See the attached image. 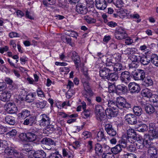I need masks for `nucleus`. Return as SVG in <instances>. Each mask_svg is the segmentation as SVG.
<instances>
[{"label": "nucleus", "instance_id": "nucleus-60", "mask_svg": "<svg viewBox=\"0 0 158 158\" xmlns=\"http://www.w3.org/2000/svg\"><path fill=\"white\" fill-rule=\"evenodd\" d=\"M83 136L82 137L85 139L87 138L90 137L91 136V134L90 132L88 131H85L82 134Z\"/></svg>", "mask_w": 158, "mask_h": 158}, {"label": "nucleus", "instance_id": "nucleus-63", "mask_svg": "<svg viewBox=\"0 0 158 158\" xmlns=\"http://www.w3.org/2000/svg\"><path fill=\"white\" fill-rule=\"evenodd\" d=\"M37 93L38 97L41 98H43L45 97V95L43 91L40 89H38L37 90Z\"/></svg>", "mask_w": 158, "mask_h": 158}, {"label": "nucleus", "instance_id": "nucleus-20", "mask_svg": "<svg viewBox=\"0 0 158 158\" xmlns=\"http://www.w3.org/2000/svg\"><path fill=\"white\" fill-rule=\"evenodd\" d=\"M11 96V94L7 91H5L3 92L0 96V100L3 102H6L9 100Z\"/></svg>", "mask_w": 158, "mask_h": 158}, {"label": "nucleus", "instance_id": "nucleus-27", "mask_svg": "<svg viewBox=\"0 0 158 158\" xmlns=\"http://www.w3.org/2000/svg\"><path fill=\"white\" fill-rule=\"evenodd\" d=\"M142 95L148 98H151L153 94L151 90L147 88L143 89L141 92Z\"/></svg>", "mask_w": 158, "mask_h": 158}, {"label": "nucleus", "instance_id": "nucleus-4", "mask_svg": "<svg viewBox=\"0 0 158 158\" xmlns=\"http://www.w3.org/2000/svg\"><path fill=\"white\" fill-rule=\"evenodd\" d=\"M118 108L121 109H128L131 107V105L127 102L125 99L119 96L116 98Z\"/></svg>", "mask_w": 158, "mask_h": 158}, {"label": "nucleus", "instance_id": "nucleus-42", "mask_svg": "<svg viewBox=\"0 0 158 158\" xmlns=\"http://www.w3.org/2000/svg\"><path fill=\"white\" fill-rule=\"evenodd\" d=\"M35 93H29L26 95L25 101L26 102L30 103L32 102L34 100V96Z\"/></svg>", "mask_w": 158, "mask_h": 158}, {"label": "nucleus", "instance_id": "nucleus-59", "mask_svg": "<svg viewBox=\"0 0 158 158\" xmlns=\"http://www.w3.org/2000/svg\"><path fill=\"white\" fill-rule=\"evenodd\" d=\"M108 90L110 93H115L117 91L116 88L114 85H110L109 86Z\"/></svg>", "mask_w": 158, "mask_h": 158}, {"label": "nucleus", "instance_id": "nucleus-22", "mask_svg": "<svg viewBox=\"0 0 158 158\" xmlns=\"http://www.w3.org/2000/svg\"><path fill=\"white\" fill-rule=\"evenodd\" d=\"M96 138L98 142H101L106 140V137L104 134L103 131H98L96 137Z\"/></svg>", "mask_w": 158, "mask_h": 158}, {"label": "nucleus", "instance_id": "nucleus-26", "mask_svg": "<svg viewBox=\"0 0 158 158\" xmlns=\"http://www.w3.org/2000/svg\"><path fill=\"white\" fill-rule=\"evenodd\" d=\"M30 116H31L30 111L26 109L23 110L21 113L18 114L19 117L23 119H25Z\"/></svg>", "mask_w": 158, "mask_h": 158}, {"label": "nucleus", "instance_id": "nucleus-45", "mask_svg": "<svg viewBox=\"0 0 158 158\" xmlns=\"http://www.w3.org/2000/svg\"><path fill=\"white\" fill-rule=\"evenodd\" d=\"M34 104L36 107L40 109L44 108L46 105V102L43 101L42 102H34Z\"/></svg>", "mask_w": 158, "mask_h": 158}, {"label": "nucleus", "instance_id": "nucleus-34", "mask_svg": "<svg viewBox=\"0 0 158 158\" xmlns=\"http://www.w3.org/2000/svg\"><path fill=\"white\" fill-rule=\"evenodd\" d=\"M118 76L117 74L110 73L106 79L109 81H116L118 79Z\"/></svg>", "mask_w": 158, "mask_h": 158}, {"label": "nucleus", "instance_id": "nucleus-5", "mask_svg": "<svg viewBox=\"0 0 158 158\" xmlns=\"http://www.w3.org/2000/svg\"><path fill=\"white\" fill-rule=\"evenodd\" d=\"M141 56L138 54L133 55L131 57V60L132 61L131 63L129 65V70H132L135 69L139 66V61Z\"/></svg>", "mask_w": 158, "mask_h": 158}, {"label": "nucleus", "instance_id": "nucleus-41", "mask_svg": "<svg viewBox=\"0 0 158 158\" xmlns=\"http://www.w3.org/2000/svg\"><path fill=\"white\" fill-rule=\"evenodd\" d=\"M121 148L122 147L118 144L114 147L112 148L110 150H111L113 153L116 154L121 151L122 150Z\"/></svg>", "mask_w": 158, "mask_h": 158}, {"label": "nucleus", "instance_id": "nucleus-8", "mask_svg": "<svg viewBox=\"0 0 158 158\" xmlns=\"http://www.w3.org/2000/svg\"><path fill=\"white\" fill-rule=\"evenodd\" d=\"M38 121L40 126H48L50 123V119L49 116L44 114L40 115Z\"/></svg>", "mask_w": 158, "mask_h": 158}, {"label": "nucleus", "instance_id": "nucleus-51", "mask_svg": "<svg viewBox=\"0 0 158 158\" xmlns=\"http://www.w3.org/2000/svg\"><path fill=\"white\" fill-rule=\"evenodd\" d=\"M122 68V64L120 63H117L114 64L113 69L115 72H118L120 71Z\"/></svg>", "mask_w": 158, "mask_h": 158}, {"label": "nucleus", "instance_id": "nucleus-14", "mask_svg": "<svg viewBox=\"0 0 158 158\" xmlns=\"http://www.w3.org/2000/svg\"><path fill=\"white\" fill-rule=\"evenodd\" d=\"M105 129L107 133L110 136H114L117 134L116 131L113 128L111 124H106L105 126Z\"/></svg>", "mask_w": 158, "mask_h": 158}, {"label": "nucleus", "instance_id": "nucleus-29", "mask_svg": "<svg viewBox=\"0 0 158 158\" xmlns=\"http://www.w3.org/2000/svg\"><path fill=\"white\" fill-rule=\"evenodd\" d=\"M62 155L64 157L68 158H73V155L72 151L69 149L63 148L62 149Z\"/></svg>", "mask_w": 158, "mask_h": 158}, {"label": "nucleus", "instance_id": "nucleus-10", "mask_svg": "<svg viewBox=\"0 0 158 158\" xmlns=\"http://www.w3.org/2000/svg\"><path fill=\"white\" fill-rule=\"evenodd\" d=\"M127 135L125 137L131 141V143H134L137 137L134 129L130 128L127 131Z\"/></svg>", "mask_w": 158, "mask_h": 158}, {"label": "nucleus", "instance_id": "nucleus-33", "mask_svg": "<svg viewBox=\"0 0 158 158\" xmlns=\"http://www.w3.org/2000/svg\"><path fill=\"white\" fill-rule=\"evenodd\" d=\"M6 122L10 125H14L15 123V118L11 116H6L5 118Z\"/></svg>", "mask_w": 158, "mask_h": 158}, {"label": "nucleus", "instance_id": "nucleus-53", "mask_svg": "<svg viewBox=\"0 0 158 158\" xmlns=\"http://www.w3.org/2000/svg\"><path fill=\"white\" fill-rule=\"evenodd\" d=\"M5 152L8 155H12L13 154L14 151L15 150L11 148V147H6L5 148Z\"/></svg>", "mask_w": 158, "mask_h": 158}, {"label": "nucleus", "instance_id": "nucleus-18", "mask_svg": "<svg viewBox=\"0 0 158 158\" xmlns=\"http://www.w3.org/2000/svg\"><path fill=\"white\" fill-rule=\"evenodd\" d=\"M76 11L80 14L85 15L88 12V9L85 6H83L81 4H77L76 6Z\"/></svg>", "mask_w": 158, "mask_h": 158}, {"label": "nucleus", "instance_id": "nucleus-46", "mask_svg": "<svg viewBox=\"0 0 158 158\" xmlns=\"http://www.w3.org/2000/svg\"><path fill=\"white\" fill-rule=\"evenodd\" d=\"M63 41L66 42L71 46L73 47L74 46V44L72 42V39L71 37L67 36H63L62 37Z\"/></svg>", "mask_w": 158, "mask_h": 158}, {"label": "nucleus", "instance_id": "nucleus-19", "mask_svg": "<svg viewBox=\"0 0 158 158\" xmlns=\"http://www.w3.org/2000/svg\"><path fill=\"white\" fill-rule=\"evenodd\" d=\"M131 141L125 137H123L121 140H120L118 142V144L122 148H125L129 144L132 143H131Z\"/></svg>", "mask_w": 158, "mask_h": 158}, {"label": "nucleus", "instance_id": "nucleus-35", "mask_svg": "<svg viewBox=\"0 0 158 158\" xmlns=\"http://www.w3.org/2000/svg\"><path fill=\"white\" fill-rule=\"evenodd\" d=\"M107 102V105L109 107L113 109L114 110H116L118 108L116 100L114 101L112 99H110Z\"/></svg>", "mask_w": 158, "mask_h": 158}, {"label": "nucleus", "instance_id": "nucleus-23", "mask_svg": "<svg viewBox=\"0 0 158 158\" xmlns=\"http://www.w3.org/2000/svg\"><path fill=\"white\" fill-rule=\"evenodd\" d=\"M33 156L35 158H44L46 157V154L43 150H38L33 153Z\"/></svg>", "mask_w": 158, "mask_h": 158}, {"label": "nucleus", "instance_id": "nucleus-44", "mask_svg": "<svg viewBox=\"0 0 158 158\" xmlns=\"http://www.w3.org/2000/svg\"><path fill=\"white\" fill-rule=\"evenodd\" d=\"M127 3L126 0H116L114 4L118 8H121Z\"/></svg>", "mask_w": 158, "mask_h": 158}, {"label": "nucleus", "instance_id": "nucleus-28", "mask_svg": "<svg viewBox=\"0 0 158 158\" xmlns=\"http://www.w3.org/2000/svg\"><path fill=\"white\" fill-rule=\"evenodd\" d=\"M144 108L146 113L149 114L153 113L155 111L154 106L150 104H146L144 105Z\"/></svg>", "mask_w": 158, "mask_h": 158}, {"label": "nucleus", "instance_id": "nucleus-9", "mask_svg": "<svg viewBox=\"0 0 158 158\" xmlns=\"http://www.w3.org/2000/svg\"><path fill=\"white\" fill-rule=\"evenodd\" d=\"M124 118L126 122L128 124L134 125L137 123V118L134 114H128L126 115Z\"/></svg>", "mask_w": 158, "mask_h": 158}, {"label": "nucleus", "instance_id": "nucleus-49", "mask_svg": "<svg viewBox=\"0 0 158 158\" xmlns=\"http://www.w3.org/2000/svg\"><path fill=\"white\" fill-rule=\"evenodd\" d=\"M105 152L103 153L102 157V158H115L114 156L113 153Z\"/></svg>", "mask_w": 158, "mask_h": 158}, {"label": "nucleus", "instance_id": "nucleus-15", "mask_svg": "<svg viewBox=\"0 0 158 158\" xmlns=\"http://www.w3.org/2000/svg\"><path fill=\"white\" fill-rule=\"evenodd\" d=\"M120 78L122 82L127 83L129 82L131 79L130 72L127 71L122 72L121 74Z\"/></svg>", "mask_w": 158, "mask_h": 158}, {"label": "nucleus", "instance_id": "nucleus-12", "mask_svg": "<svg viewBox=\"0 0 158 158\" xmlns=\"http://www.w3.org/2000/svg\"><path fill=\"white\" fill-rule=\"evenodd\" d=\"M6 110L9 114H14L17 112V108L15 104L13 103H8L5 105Z\"/></svg>", "mask_w": 158, "mask_h": 158}, {"label": "nucleus", "instance_id": "nucleus-64", "mask_svg": "<svg viewBox=\"0 0 158 158\" xmlns=\"http://www.w3.org/2000/svg\"><path fill=\"white\" fill-rule=\"evenodd\" d=\"M124 158H136V156L134 154L128 153L124 154Z\"/></svg>", "mask_w": 158, "mask_h": 158}, {"label": "nucleus", "instance_id": "nucleus-39", "mask_svg": "<svg viewBox=\"0 0 158 158\" xmlns=\"http://www.w3.org/2000/svg\"><path fill=\"white\" fill-rule=\"evenodd\" d=\"M133 110L134 114L138 116H140L143 111L142 108L138 106H134Z\"/></svg>", "mask_w": 158, "mask_h": 158}, {"label": "nucleus", "instance_id": "nucleus-36", "mask_svg": "<svg viewBox=\"0 0 158 158\" xmlns=\"http://www.w3.org/2000/svg\"><path fill=\"white\" fill-rule=\"evenodd\" d=\"M144 81L143 85L146 87L152 85L153 84V81L152 80L150 77H147L144 78Z\"/></svg>", "mask_w": 158, "mask_h": 158}, {"label": "nucleus", "instance_id": "nucleus-56", "mask_svg": "<svg viewBox=\"0 0 158 158\" xmlns=\"http://www.w3.org/2000/svg\"><path fill=\"white\" fill-rule=\"evenodd\" d=\"M19 138L22 141L27 142V133H21L19 135Z\"/></svg>", "mask_w": 158, "mask_h": 158}, {"label": "nucleus", "instance_id": "nucleus-21", "mask_svg": "<svg viewBox=\"0 0 158 158\" xmlns=\"http://www.w3.org/2000/svg\"><path fill=\"white\" fill-rule=\"evenodd\" d=\"M148 153L150 156V158H158V154L156 148H152L148 149Z\"/></svg>", "mask_w": 158, "mask_h": 158}, {"label": "nucleus", "instance_id": "nucleus-50", "mask_svg": "<svg viewBox=\"0 0 158 158\" xmlns=\"http://www.w3.org/2000/svg\"><path fill=\"white\" fill-rule=\"evenodd\" d=\"M61 156L59 154L58 151L51 153L49 156V158H61Z\"/></svg>", "mask_w": 158, "mask_h": 158}, {"label": "nucleus", "instance_id": "nucleus-1", "mask_svg": "<svg viewBox=\"0 0 158 158\" xmlns=\"http://www.w3.org/2000/svg\"><path fill=\"white\" fill-rule=\"evenodd\" d=\"M81 81L83 84L84 89L85 91L83 96L85 98V100L89 104L91 103V100L90 97L94 95V93L92 90L89 85V84L87 81H86L84 78L81 79Z\"/></svg>", "mask_w": 158, "mask_h": 158}, {"label": "nucleus", "instance_id": "nucleus-32", "mask_svg": "<svg viewBox=\"0 0 158 158\" xmlns=\"http://www.w3.org/2000/svg\"><path fill=\"white\" fill-rule=\"evenodd\" d=\"M71 58L74 61L75 64L77 65L76 66L78 65L80 62V59L77 54L75 51H73L72 53Z\"/></svg>", "mask_w": 158, "mask_h": 158}, {"label": "nucleus", "instance_id": "nucleus-24", "mask_svg": "<svg viewBox=\"0 0 158 158\" xmlns=\"http://www.w3.org/2000/svg\"><path fill=\"white\" fill-rule=\"evenodd\" d=\"M113 110L111 108H107L105 110L106 115L110 117H114L117 116L118 114V111Z\"/></svg>", "mask_w": 158, "mask_h": 158}, {"label": "nucleus", "instance_id": "nucleus-55", "mask_svg": "<svg viewBox=\"0 0 158 158\" xmlns=\"http://www.w3.org/2000/svg\"><path fill=\"white\" fill-rule=\"evenodd\" d=\"M31 146L28 144H25L24 145V148L23 149V152L24 153L29 152L31 150Z\"/></svg>", "mask_w": 158, "mask_h": 158}, {"label": "nucleus", "instance_id": "nucleus-57", "mask_svg": "<svg viewBox=\"0 0 158 158\" xmlns=\"http://www.w3.org/2000/svg\"><path fill=\"white\" fill-rule=\"evenodd\" d=\"M150 135L154 138H158V130L156 129L149 132Z\"/></svg>", "mask_w": 158, "mask_h": 158}, {"label": "nucleus", "instance_id": "nucleus-17", "mask_svg": "<svg viewBox=\"0 0 158 158\" xmlns=\"http://www.w3.org/2000/svg\"><path fill=\"white\" fill-rule=\"evenodd\" d=\"M135 140V144L138 148L142 149L145 147V139L144 140L141 137L138 136Z\"/></svg>", "mask_w": 158, "mask_h": 158}, {"label": "nucleus", "instance_id": "nucleus-31", "mask_svg": "<svg viewBox=\"0 0 158 158\" xmlns=\"http://www.w3.org/2000/svg\"><path fill=\"white\" fill-rule=\"evenodd\" d=\"M35 121V118L34 116H30L27 118L23 122V124L25 125H31Z\"/></svg>", "mask_w": 158, "mask_h": 158}, {"label": "nucleus", "instance_id": "nucleus-47", "mask_svg": "<svg viewBox=\"0 0 158 158\" xmlns=\"http://www.w3.org/2000/svg\"><path fill=\"white\" fill-rule=\"evenodd\" d=\"M17 131L15 129H12L6 134V137L8 138L14 137L16 135Z\"/></svg>", "mask_w": 158, "mask_h": 158}, {"label": "nucleus", "instance_id": "nucleus-48", "mask_svg": "<svg viewBox=\"0 0 158 158\" xmlns=\"http://www.w3.org/2000/svg\"><path fill=\"white\" fill-rule=\"evenodd\" d=\"M145 148H148V149L151 148H156L154 143L151 142L150 139L148 140L145 139Z\"/></svg>", "mask_w": 158, "mask_h": 158}, {"label": "nucleus", "instance_id": "nucleus-62", "mask_svg": "<svg viewBox=\"0 0 158 158\" xmlns=\"http://www.w3.org/2000/svg\"><path fill=\"white\" fill-rule=\"evenodd\" d=\"M9 36L10 38L19 37H20L19 34L14 31L10 33L9 34Z\"/></svg>", "mask_w": 158, "mask_h": 158}, {"label": "nucleus", "instance_id": "nucleus-6", "mask_svg": "<svg viewBox=\"0 0 158 158\" xmlns=\"http://www.w3.org/2000/svg\"><path fill=\"white\" fill-rule=\"evenodd\" d=\"M95 112L97 119L98 120L102 121L106 117L104 110L103 107L100 105H98L95 106Z\"/></svg>", "mask_w": 158, "mask_h": 158}, {"label": "nucleus", "instance_id": "nucleus-37", "mask_svg": "<svg viewBox=\"0 0 158 158\" xmlns=\"http://www.w3.org/2000/svg\"><path fill=\"white\" fill-rule=\"evenodd\" d=\"M117 91H119L120 93L125 94L127 92V87L123 85H119L116 87Z\"/></svg>", "mask_w": 158, "mask_h": 158}, {"label": "nucleus", "instance_id": "nucleus-25", "mask_svg": "<svg viewBox=\"0 0 158 158\" xmlns=\"http://www.w3.org/2000/svg\"><path fill=\"white\" fill-rule=\"evenodd\" d=\"M42 144H45L46 146H50L54 145V141L51 138L45 137L43 138L41 141Z\"/></svg>", "mask_w": 158, "mask_h": 158}, {"label": "nucleus", "instance_id": "nucleus-13", "mask_svg": "<svg viewBox=\"0 0 158 158\" xmlns=\"http://www.w3.org/2000/svg\"><path fill=\"white\" fill-rule=\"evenodd\" d=\"M111 71H112V68H101L100 69L99 74L101 77L106 79Z\"/></svg>", "mask_w": 158, "mask_h": 158}, {"label": "nucleus", "instance_id": "nucleus-61", "mask_svg": "<svg viewBox=\"0 0 158 158\" xmlns=\"http://www.w3.org/2000/svg\"><path fill=\"white\" fill-rule=\"evenodd\" d=\"M128 146H129L127 148L128 151L131 152H134L135 151L136 148L134 145L129 144Z\"/></svg>", "mask_w": 158, "mask_h": 158}, {"label": "nucleus", "instance_id": "nucleus-38", "mask_svg": "<svg viewBox=\"0 0 158 158\" xmlns=\"http://www.w3.org/2000/svg\"><path fill=\"white\" fill-rule=\"evenodd\" d=\"M27 142H33L37 138V135L34 133L27 132Z\"/></svg>", "mask_w": 158, "mask_h": 158}, {"label": "nucleus", "instance_id": "nucleus-30", "mask_svg": "<svg viewBox=\"0 0 158 158\" xmlns=\"http://www.w3.org/2000/svg\"><path fill=\"white\" fill-rule=\"evenodd\" d=\"M150 62L156 67H158V56L155 54L151 55L150 56Z\"/></svg>", "mask_w": 158, "mask_h": 158}, {"label": "nucleus", "instance_id": "nucleus-52", "mask_svg": "<svg viewBox=\"0 0 158 158\" xmlns=\"http://www.w3.org/2000/svg\"><path fill=\"white\" fill-rule=\"evenodd\" d=\"M150 101L153 103L154 105L158 106V96L157 95H153Z\"/></svg>", "mask_w": 158, "mask_h": 158}, {"label": "nucleus", "instance_id": "nucleus-7", "mask_svg": "<svg viewBox=\"0 0 158 158\" xmlns=\"http://www.w3.org/2000/svg\"><path fill=\"white\" fill-rule=\"evenodd\" d=\"M115 37L118 40H122L126 38L127 34L124 29L122 27L116 28L114 33Z\"/></svg>", "mask_w": 158, "mask_h": 158}, {"label": "nucleus", "instance_id": "nucleus-2", "mask_svg": "<svg viewBox=\"0 0 158 158\" xmlns=\"http://www.w3.org/2000/svg\"><path fill=\"white\" fill-rule=\"evenodd\" d=\"M132 69L129 70L131 72V74L133 79L137 81L143 80L145 77V73L144 70L141 69Z\"/></svg>", "mask_w": 158, "mask_h": 158}, {"label": "nucleus", "instance_id": "nucleus-11", "mask_svg": "<svg viewBox=\"0 0 158 158\" xmlns=\"http://www.w3.org/2000/svg\"><path fill=\"white\" fill-rule=\"evenodd\" d=\"M128 87L130 93L132 94L138 93L140 90L139 85L135 83H130Z\"/></svg>", "mask_w": 158, "mask_h": 158}, {"label": "nucleus", "instance_id": "nucleus-40", "mask_svg": "<svg viewBox=\"0 0 158 158\" xmlns=\"http://www.w3.org/2000/svg\"><path fill=\"white\" fill-rule=\"evenodd\" d=\"M82 109L83 110V114L85 116V118H87L89 117L90 114V110H86V105L85 102H82Z\"/></svg>", "mask_w": 158, "mask_h": 158}, {"label": "nucleus", "instance_id": "nucleus-16", "mask_svg": "<svg viewBox=\"0 0 158 158\" xmlns=\"http://www.w3.org/2000/svg\"><path fill=\"white\" fill-rule=\"evenodd\" d=\"M96 8L100 10H104L107 7V3L105 0H95Z\"/></svg>", "mask_w": 158, "mask_h": 158}, {"label": "nucleus", "instance_id": "nucleus-58", "mask_svg": "<svg viewBox=\"0 0 158 158\" xmlns=\"http://www.w3.org/2000/svg\"><path fill=\"white\" fill-rule=\"evenodd\" d=\"M137 128L139 131L143 132L148 130V127L146 124H143L140 127H137Z\"/></svg>", "mask_w": 158, "mask_h": 158}, {"label": "nucleus", "instance_id": "nucleus-43", "mask_svg": "<svg viewBox=\"0 0 158 158\" xmlns=\"http://www.w3.org/2000/svg\"><path fill=\"white\" fill-rule=\"evenodd\" d=\"M147 56H143L141 57L139 61L143 65H146L150 62V58L148 59Z\"/></svg>", "mask_w": 158, "mask_h": 158}, {"label": "nucleus", "instance_id": "nucleus-3", "mask_svg": "<svg viewBox=\"0 0 158 158\" xmlns=\"http://www.w3.org/2000/svg\"><path fill=\"white\" fill-rule=\"evenodd\" d=\"M110 150V147L105 144L102 145L100 143H97L95 145V152L98 156L100 155H102V153L105 152H108Z\"/></svg>", "mask_w": 158, "mask_h": 158}, {"label": "nucleus", "instance_id": "nucleus-54", "mask_svg": "<svg viewBox=\"0 0 158 158\" xmlns=\"http://www.w3.org/2000/svg\"><path fill=\"white\" fill-rule=\"evenodd\" d=\"M13 155L16 158H24V155L21 152H19L17 150H15Z\"/></svg>", "mask_w": 158, "mask_h": 158}]
</instances>
